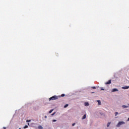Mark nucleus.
I'll return each instance as SVG.
<instances>
[{"mask_svg": "<svg viewBox=\"0 0 129 129\" xmlns=\"http://www.w3.org/2000/svg\"><path fill=\"white\" fill-rule=\"evenodd\" d=\"M3 128L6 129V127H4Z\"/></svg>", "mask_w": 129, "mask_h": 129, "instance_id": "nucleus-25", "label": "nucleus"}, {"mask_svg": "<svg viewBox=\"0 0 129 129\" xmlns=\"http://www.w3.org/2000/svg\"><path fill=\"white\" fill-rule=\"evenodd\" d=\"M122 107L123 108H128V107H129V104H128V106H125V105H123L122 106Z\"/></svg>", "mask_w": 129, "mask_h": 129, "instance_id": "nucleus-3", "label": "nucleus"}, {"mask_svg": "<svg viewBox=\"0 0 129 129\" xmlns=\"http://www.w3.org/2000/svg\"><path fill=\"white\" fill-rule=\"evenodd\" d=\"M61 96V97H64V96H65V94H62Z\"/></svg>", "mask_w": 129, "mask_h": 129, "instance_id": "nucleus-16", "label": "nucleus"}, {"mask_svg": "<svg viewBox=\"0 0 129 129\" xmlns=\"http://www.w3.org/2000/svg\"><path fill=\"white\" fill-rule=\"evenodd\" d=\"M45 118H47V116H44Z\"/></svg>", "mask_w": 129, "mask_h": 129, "instance_id": "nucleus-23", "label": "nucleus"}, {"mask_svg": "<svg viewBox=\"0 0 129 129\" xmlns=\"http://www.w3.org/2000/svg\"><path fill=\"white\" fill-rule=\"evenodd\" d=\"M19 129H21V128H19Z\"/></svg>", "mask_w": 129, "mask_h": 129, "instance_id": "nucleus-27", "label": "nucleus"}, {"mask_svg": "<svg viewBox=\"0 0 129 129\" xmlns=\"http://www.w3.org/2000/svg\"><path fill=\"white\" fill-rule=\"evenodd\" d=\"M28 125H30V123H28Z\"/></svg>", "mask_w": 129, "mask_h": 129, "instance_id": "nucleus-24", "label": "nucleus"}, {"mask_svg": "<svg viewBox=\"0 0 129 129\" xmlns=\"http://www.w3.org/2000/svg\"><path fill=\"white\" fill-rule=\"evenodd\" d=\"M69 105L68 104H66V105L64 106V108H66V107H68Z\"/></svg>", "mask_w": 129, "mask_h": 129, "instance_id": "nucleus-11", "label": "nucleus"}, {"mask_svg": "<svg viewBox=\"0 0 129 129\" xmlns=\"http://www.w3.org/2000/svg\"><path fill=\"white\" fill-rule=\"evenodd\" d=\"M85 106H89V102H85Z\"/></svg>", "mask_w": 129, "mask_h": 129, "instance_id": "nucleus-7", "label": "nucleus"}, {"mask_svg": "<svg viewBox=\"0 0 129 129\" xmlns=\"http://www.w3.org/2000/svg\"><path fill=\"white\" fill-rule=\"evenodd\" d=\"M55 114H56V112H53V113L51 114V115H52V116L55 115Z\"/></svg>", "mask_w": 129, "mask_h": 129, "instance_id": "nucleus-15", "label": "nucleus"}, {"mask_svg": "<svg viewBox=\"0 0 129 129\" xmlns=\"http://www.w3.org/2000/svg\"><path fill=\"white\" fill-rule=\"evenodd\" d=\"M117 114H118V112H116L115 113V116H116V115H117Z\"/></svg>", "mask_w": 129, "mask_h": 129, "instance_id": "nucleus-17", "label": "nucleus"}, {"mask_svg": "<svg viewBox=\"0 0 129 129\" xmlns=\"http://www.w3.org/2000/svg\"><path fill=\"white\" fill-rule=\"evenodd\" d=\"M31 120H27L26 122H30Z\"/></svg>", "mask_w": 129, "mask_h": 129, "instance_id": "nucleus-18", "label": "nucleus"}, {"mask_svg": "<svg viewBox=\"0 0 129 129\" xmlns=\"http://www.w3.org/2000/svg\"><path fill=\"white\" fill-rule=\"evenodd\" d=\"M38 128H39V129H43V126H42V125H39L38 126Z\"/></svg>", "mask_w": 129, "mask_h": 129, "instance_id": "nucleus-10", "label": "nucleus"}, {"mask_svg": "<svg viewBox=\"0 0 129 129\" xmlns=\"http://www.w3.org/2000/svg\"><path fill=\"white\" fill-rule=\"evenodd\" d=\"M110 123H111V122H109L107 124V127H108L109 126V125H110Z\"/></svg>", "mask_w": 129, "mask_h": 129, "instance_id": "nucleus-12", "label": "nucleus"}, {"mask_svg": "<svg viewBox=\"0 0 129 129\" xmlns=\"http://www.w3.org/2000/svg\"><path fill=\"white\" fill-rule=\"evenodd\" d=\"M122 89H129V86H125L124 87H122Z\"/></svg>", "mask_w": 129, "mask_h": 129, "instance_id": "nucleus-4", "label": "nucleus"}, {"mask_svg": "<svg viewBox=\"0 0 129 129\" xmlns=\"http://www.w3.org/2000/svg\"><path fill=\"white\" fill-rule=\"evenodd\" d=\"M23 128H28V125H26L25 126H24Z\"/></svg>", "mask_w": 129, "mask_h": 129, "instance_id": "nucleus-14", "label": "nucleus"}, {"mask_svg": "<svg viewBox=\"0 0 129 129\" xmlns=\"http://www.w3.org/2000/svg\"><path fill=\"white\" fill-rule=\"evenodd\" d=\"M110 83H111V80H109L107 82L105 83V84H110Z\"/></svg>", "mask_w": 129, "mask_h": 129, "instance_id": "nucleus-6", "label": "nucleus"}, {"mask_svg": "<svg viewBox=\"0 0 129 129\" xmlns=\"http://www.w3.org/2000/svg\"><path fill=\"white\" fill-rule=\"evenodd\" d=\"M116 91H118V90L116 88L113 89L112 90V92H115Z\"/></svg>", "mask_w": 129, "mask_h": 129, "instance_id": "nucleus-5", "label": "nucleus"}, {"mask_svg": "<svg viewBox=\"0 0 129 129\" xmlns=\"http://www.w3.org/2000/svg\"><path fill=\"white\" fill-rule=\"evenodd\" d=\"M52 121H53V122H55L57 121V120H56V119H53V120H52Z\"/></svg>", "mask_w": 129, "mask_h": 129, "instance_id": "nucleus-19", "label": "nucleus"}, {"mask_svg": "<svg viewBox=\"0 0 129 129\" xmlns=\"http://www.w3.org/2000/svg\"><path fill=\"white\" fill-rule=\"evenodd\" d=\"M56 99H58V96L54 95L49 98V101L56 100Z\"/></svg>", "mask_w": 129, "mask_h": 129, "instance_id": "nucleus-2", "label": "nucleus"}, {"mask_svg": "<svg viewBox=\"0 0 129 129\" xmlns=\"http://www.w3.org/2000/svg\"><path fill=\"white\" fill-rule=\"evenodd\" d=\"M91 93H94V92H92Z\"/></svg>", "mask_w": 129, "mask_h": 129, "instance_id": "nucleus-26", "label": "nucleus"}, {"mask_svg": "<svg viewBox=\"0 0 129 129\" xmlns=\"http://www.w3.org/2000/svg\"><path fill=\"white\" fill-rule=\"evenodd\" d=\"M92 88L93 89H96V87H92Z\"/></svg>", "mask_w": 129, "mask_h": 129, "instance_id": "nucleus-20", "label": "nucleus"}, {"mask_svg": "<svg viewBox=\"0 0 129 129\" xmlns=\"http://www.w3.org/2000/svg\"><path fill=\"white\" fill-rule=\"evenodd\" d=\"M86 118V114H84V116H83L82 119H85Z\"/></svg>", "mask_w": 129, "mask_h": 129, "instance_id": "nucleus-9", "label": "nucleus"}, {"mask_svg": "<svg viewBox=\"0 0 129 129\" xmlns=\"http://www.w3.org/2000/svg\"><path fill=\"white\" fill-rule=\"evenodd\" d=\"M125 123V122H124V121H119V122H118L117 124L116 125V126L117 127H120V125H122V124H124Z\"/></svg>", "mask_w": 129, "mask_h": 129, "instance_id": "nucleus-1", "label": "nucleus"}, {"mask_svg": "<svg viewBox=\"0 0 129 129\" xmlns=\"http://www.w3.org/2000/svg\"><path fill=\"white\" fill-rule=\"evenodd\" d=\"M53 110H54V109H51L49 111V113H52V112H53Z\"/></svg>", "mask_w": 129, "mask_h": 129, "instance_id": "nucleus-13", "label": "nucleus"}, {"mask_svg": "<svg viewBox=\"0 0 129 129\" xmlns=\"http://www.w3.org/2000/svg\"><path fill=\"white\" fill-rule=\"evenodd\" d=\"M74 125H75V123H74L72 124L73 126H74Z\"/></svg>", "mask_w": 129, "mask_h": 129, "instance_id": "nucleus-21", "label": "nucleus"}, {"mask_svg": "<svg viewBox=\"0 0 129 129\" xmlns=\"http://www.w3.org/2000/svg\"><path fill=\"white\" fill-rule=\"evenodd\" d=\"M97 102L98 103V105H101V102L100 101V100H97Z\"/></svg>", "mask_w": 129, "mask_h": 129, "instance_id": "nucleus-8", "label": "nucleus"}, {"mask_svg": "<svg viewBox=\"0 0 129 129\" xmlns=\"http://www.w3.org/2000/svg\"><path fill=\"white\" fill-rule=\"evenodd\" d=\"M101 90H104V89L101 88Z\"/></svg>", "mask_w": 129, "mask_h": 129, "instance_id": "nucleus-22", "label": "nucleus"}]
</instances>
